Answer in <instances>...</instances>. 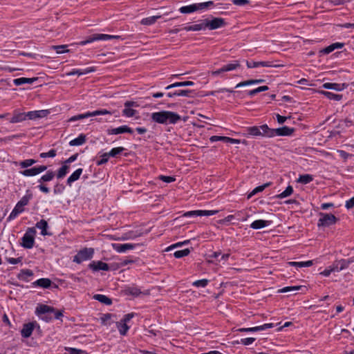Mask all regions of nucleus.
<instances>
[{"instance_id":"obj_26","label":"nucleus","mask_w":354,"mask_h":354,"mask_svg":"<svg viewBox=\"0 0 354 354\" xmlns=\"http://www.w3.org/2000/svg\"><path fill=\"white\" fill-rule=\"evenodd\" d=\"M37 161L35 159H26L20 162H14L13 164L15 166H19L21 169H27L28 167L32 166L35 163H36Z\"/></svg>"},{"instance_id":"obj_27","label":"nucleus","mask_w":354,"mask_h":354,"mask_svg":"<svg viewBox=\"0 0 354 354\" xmlns=\"http://www.w3.org/2000/svg\"><path fill=\"white\" fill-rule=\"evenodd\" d=\"M83 169L82 168H79L76 169L67 179V185L68 186H71L72 183L76 180H77L81 174H82Z\"/></svg>"},{"instance_id":"obj_40","label":"nucleus","mask_w":354,"mask_h":354,"mask_svg":"<svg viewBox=\"0 0 354 354\" xmlns=\"http://www.w3.org/2000/svg\"><path fill=\"white\" fill-rule=\"evenodd\" d=\"M271 185V183H267L262 185L258 186L254 188L250 194L248 195V199L251 198L256 194L263 191L266 187H269Z\"/></svg>"},{"instance_id":"obj_39","label":"nucleus","mask_w":354,"mask_h":354,"mask_svg":"<svg viewBox=\"0 0 354 354\" xmlns=\"http://www.w3.org/2000/svg\"><path fill=\"white\" fill-rule=\"evenodd\" d=\"M161 17L160 15L152 16L144 18L141 20L140 23L145 26H150L156 23L157 19Z\"/></svg>"},{"instance_id":"obj_25","label":"nucleus","mask_w":354,"mask_h":354,"mask_svg":"<svg viewBox=\"0 0 354 354\" xmlns=\"http://www.w3.org/2000/svg\"><path fill=\"white\" fill-rule=\"evenodd\" d=\"M343 46H344L343 43H339V42L334 43V44H332L331 45L322 49L319 51V53L329 54L330 53L333 52L334 50L337 49V48H342Z\"/></svg>"},{"instance_id":"obj_63","label":"nucleus","mask_w":354,"mask_h":354,"mask_svg":"<svg viewBox=\"0 0 354 354\" xmlns=\"http://www.w3.org/2000/svg\"><path fill=\"white\" fill-rule=\"evenodd\" d=\"M111 317L112 315L109 313L103 315V316L101 317L102 323L104 325L111 324V323L109 322V321L111 319Z\"/></svg>"},{"instance_id":"obj_3","label":"nucleus","mask_w":354,"mask_h":354,"mask_svg":"<svg viewBox=\"0 0 354 354\" xmlns=\"http://www.w3.org/2000/svg\"><path fill=\"white\" fill-rule=\"evenodd\" d=\"M35 234L36 230L35 227H28L21 238V246L27 249L32 248L35 244Z\"/></svg>"},{"instance_id":"obj_19","label":"nucleus","mask_w":354,"mask_h":354,"mask_svg":"<svg viewBox=\"0 0 354 354\" xmlns=\"http://www.w3.org/2000/svg\"><path fill=\"white\" fill-rule=\"evenodd\" d=\"M183 29L186 31H200L202 30H205L206 26L205 23V19L199 21L198 24L190 26H186Z\"/></svg>"},{"instance_id":"obj_5","label":"nucleus","mask_w":354,"mask_h":354,"mask_svg":"<svg viewBox=\"0 0 354 354\" xmlns=\"http://www.w3.org/2000/svg\"><path fill=\"white\" fill-rule=\"evenodd\" d=\"M106 114H111L110 111H107L106 109H102V110H96L92 112H86L85 113L79 114L77 115L72 116L68 120V122H75L77 120H83L85 118H88L89 117H93L96 115H106Z\"/></svg>"},{"instance_id":"obj_2","label":"nucleus","mask_w":354,"mask_h":354,"mask_svg":"<svg viewBox=\"0 0 354 354\" xmlns=\"http://www.w3.org/2000/svg\"><path fill=\"white\" fill-rule=\"evenodd\" d=\"M35 312L46 322H50L53 319H59L63 316L62 311L57 310L53 307L45 304H39L36 308Z\"/></svg>"},{"instance_id":"obj_23","label":"nucleus","mask_w":354,"mask_h":354,"mask_svg":"<svg viewBox=\"0 0 354 354\" xmlns=\"http://www.w3.org/2000/svg\"><path fill=\"white\" fill-rule=\"evenodd\" d=\"M27 118V113H19L15 111L13 113V116L11 118L10 122L11 123H18L26 120Z\"/></svg>"},{"instance_id":"obj_45","label":"nucleus","mask_w":354,"mask_h":354,"mask_svg":"<svg viewBox=\"0 0 354 354\" xmlns=\"http://www.w3.org/2000/svg\"><path fill=\"white\" fill-rule=\"evenodd\" d=\"M32 194L30 191L26 192V194L24 196L21 200L17 203L22 207H24L28 205L29 201L32 198Z\"/></svg>"},{"instance_id":"obj_12","label":"nucleus","mask_w":354,"mask_h":354,"mask_svg":"<svg viewBox=\"0 0 354 354\" xmlns=\"http://www.w3.org/2000/svg\"><path fill=\"white\" fill-rule=\"evenodd\" d=\"M351 261L346 259H340L333 262L330 266L333 272H339L348 267Z\"/></svg>"},{"instance_id":"obj_55","label":"nucleus","mask_w":354,"mask_h":354,"mask_svg":"<svg viewBox=\"0 0 354 354\" xmlns=\"http://www.w3.org/2000/svg\"><path fill=\"white\" fill-rule=\"evenodd\" d=\"M51 48L55 50L58 54H62L69 51V50L66 49L67 48V46L66 45L52 46Z\"/></svg>"},{"instance_id":"obj_35","label":"nucleus","mask_w":354,"mask_h":354,"mask_svg":"<svg viewBox=\"0 0 354 354\" xmlns=\"http://www.w3.org/2000/svg\"><path fill=\"white\" fill-rule=\"evenodd\" d=\"M248 68H257L259 66L270 67L272 65L268 62H246Z\"/></svg>"},{"instance_id":"obj_50","label":"nucleus","mask_w":354,"mask_h":354,"mask_svg":"<svg viewBox=\"0 0 354 354\" xmlns=\"http://www.w3.org/2000/svg\"><path fill=\"white\" fill-rule=\"evenodd\" d=\"M179 10L181 13H184V14L195 12V11H196V4L194 3L192 5L183 6L180 8Z\"/></svg>"},{"instance_id":"obj_64","label":"nucleus","mask_w":354,"mask_h":354,"mask_svg":"<svg viewBox=\"0 0 354 354\" xmlns=\"http://www.w3.org/2000/svg\"><path fill=\"white\" fill-rule=\"evenodd\" d=\"M313 261L297 262L296 267H297V268L310 267V266H313Z\"/></svg>"},{"instance_id":"obj_56","label":"nucleus","mask_w":354,"mask_h":354,"mask_svg":"<svg viewBox=\"0 0 354 354\" xmlns=\"http://www.w3.org/2000/svg\"><path fill=\"white\" fill-rule=\"evenodd\" d=\"M124 150V147H119L112 149L108 153L110 157H115Z\"/></svg>"},{"instance_id":"obj_62","label":"nucleus","mask_w":354,"mask_h":354,"mask_svg":"<svg viewBox=\"0 0 354 354\" xmlns=\"http://www.w3.org/2000/svg\"><path fill=\"white\" fill-rule=\"evenodd\" d=\"M109 157L110 156L108 153H104L101 156V159L97 162V165H101L105 164L106 162H108Z\"/></svg>"},{"instance_id":"obj_58","label":"nucleus","mask_w":354,"mask_h":354,"mask_svg":"<svg viewBox=\"0 0 354 354\" xmlns=\"http://www.w3.org/2000/svg\"><path fill=\"white\" fill-rule=\"evenodd\" d=\"M228 138L229 137L225 136H211L209 138V140L211 142H216V141H223L225 142H228Z\"/></svg>"},{"instance_id":"obj_1","label":"nucleus","mask_w":354,"mask_h":354,"mask_svg":"<svg viewBox=\"0 0 354 354\" xmlns=\"http://www.w3.org/2000/svg\"><path fill=\"white\" fill-rule=\"evenodd\" d=\"M151 120L158 124H176L180 120V116L174 112L162 111L151 113Z\"/></svg>"},{"instance_id":"obj_6","label":"nucleus","mask_w":354,"mask_h":354,"mask_svg":"<svg viewBox=\"0 0 354 354\" xmlns=\"http://www.w3.org/2000/svg\"><path fill=\"white\" fill-rule=\"evenodd\" d=\"M93 254L94 250L93 248H85L77 252L73 258V261L77 263H81L83 261L91 259Z\"/></svg>"},{"instance_id":"obj_52","label":"nucleus","mask_w":354,"mask_h":354,"mask_svg":"<svg viewBox=\"0 0 354 354\" xmlns=\"http://www.w3.org/2000/svg\"><path fill=\"white\" fill-rule=\"evenodd\" d=\"M32 275L33 272L32 270L28 269L21 270L18 275V278L23 280H26L28 277H31Z\"/></svg>"},{"instance_id":"obj_44","label":"nucleus","mask_w":354,"mask_h":354,"mask_svg":"<svg viewBox=\"0 0 354 354\" xmlns=\"http://www.w3.org/2000/svg\"><path fill=\"white\" fill-rule=\"evenodd\" d=\"M116 326L120 332V334L122 335H125L129 329V326L126 323H123L120 321L116 323Z\"/></svg>"},{"instance_id":"obj_28","label":"nucleus","mask_w":354,"mask_h":354,"mask_svg":"<svg viewBox=\"0 0 354 354\" xmlns=\"http://www.w3.org/2000/svg\"><path fill=\"white\" fill-rule=\"evenodd\" d=\"M261 136L272 138L274 137V129H270L267 124L260 126Z\"/></svg>"},{"instance_id":"obj_11","label":"nucleus","mask_w":354,"mask_h":354,"mask_svg":"<svg viewBox=\"0 0 354 354\" xmlns=\"http://www.w3.org/2000/svg\"><path fill=\"white\" fill-rule=\"evenodd\" d=\"M112 37L110 35L106 34H94L93 35L89 36L86 40L82 41L80 42V45H86L87 44L93 42L97 40H109L111 39Z\"/></svg>"},{"instance_id":"obj_18","label":"nucleus","mask_w":354,"mask_h":354,"mask_svg":"<svg viewBox=\"0 0 354 354\" xmlns=\"http://www.w3.org/2000/svg\"><path fill=\"white\" fill-rule=\"evenodd\" d=\"M49 111L48 110L32 111L27 113L28 118L30 120H35L37 118H42L46 117Z\"/></svg>"},{"instance_id":"obj_16","label":"nucleus","mask_w":354,"mask_h":354,"mask_svg":"<svg viewBox=\"0 0 354 354\" xmlns=\"http://www.w3.org/2000/svg\"><path fill=\"white\" fill-rule=\"evenodd\" d=\"M88 267L93 271H99V270H109V266L107 263H104L101 261H92L89 265Z\"/></svg>"},{"instance_id":"obj_38","label":"nucleus","mask_w":354,"mask_h":354,"mask_svg":"<svg viewBox=\"0 0 354 354\" xmlns=\"http://www.w3.org/2000/svg\"><path fill=\"white\" fill-rule=\"evenodd\" d=\"M194 84V82L192 81H185V82H178L171 84L165 87L166 90H169L173 88L180 87V86H193Z\"/></svg>"},{"instance_id":"obj_13","label":"nucleus","mask_w":354,"mask_h":354,"mask_svg":"<svg viewBox=\"0 0 354 354\" xmlns=\"http://www.w3.org/2000/svg\"><path fill=\"white\" fill-rule=\"evenodd\" d=\"M137 106L138 105L135 102L127 101L124 103V109L122 111V114L129 118L133 117L136 114V111L133 109L131 107Z\"/></svg>"},{"instance_id":"obj_4","label":"nucleus","mask_w":354,"mask_h":354,"mask_svg":"<svg viewBox=\"0 0 354 354\" xmlns=\"http://www.w3.org/2000/svg\"><path fill=\"white\" fill-rule=\"evenodd\" d=\"M317 226L319 227H326L333 225L338 221L337 218L331 214L320 212Z\"/></svg>"},{"instance_id":"obj_57","label":"nucleus","mask_w":354,"mask_h":354,"mask_svg":"<svg viewBox=\"0 0 354 354\" xmlns=\"http://www.w3.org/2000/svg\"><path fill=\"white\" fill-rule=\"evenodd\" d=\"M56 150L50 149L48 152H43L39 154L41 158H53L56 156Z\"/></svg>"},{"instance_id":"obj_37","label":"nucleus","mask_w":354,"mask_h":354,"mask_svg":"<svg viewBox=\"0 0 354 354\" xmlns=\"http://www.w3.org/2000/svg\"><path fill=\"white\" fill-rule=\"evenodd\" d=\"M86 142V136L84 134H80L77 138L71 140L69 142L70 146H80Z\"/></svg>"},{"instance_id":"obj_33","label":"nucleus","mask_w":354,"mask_h":354,"mask_svg":"<svg viewBox=\"0 0 354 354\" xmlns=\"http://www.w3.org/2000/svg\"><path fill=\"white\" fill-rule=\"evenodd\" d=\"M24 211V207L20 205L19 203H17L11 213L8 216L9 220H12L15 218L20 213Z\"/></svg>"},{"instance_id":"obj_7","label":"nucleus","mask_w":354,"mask_h":354,"mask_svg":"<svg viewBox=\"0 0 354 354\" xmlns=\"http://www.w3.org/2000/svg\"><path fill=\"white\" fill-rule=\"evenodd\" d=\"M206 29L215 30L225 25V19L220 17L213 18L212 20L208 19H205Z\"/></svg>"},{"instance_id":"obj_59","label":"nucleus","mask_w":354,"mask_h":354,"mask_svg":"<svg viewBox=\"0 0 354 354\" xmlns=\"http://www.w3.org/2000/svg\"><path fill=\"white\" fill-rule=\"evenodd\" d=\"M209 281L207 279H200L194 281L193 286L195 287H205L208 284Z\"/></svg>"},{"instance_id":"obj_41","label":"nucleus","mask_w":354,"mask_h":354,"mask_svg":"<svg viewBox=\"0 0 354 354\" xmlns=\"http://www.w3.org/2000/svg\"><path fill=\"white\" fill-rule=\"evenodd\" d=\"M93 298L95 300H97L102 304H104L106 305H111L112 304L111 299L104 295L97 294L93 296Z\"/></svg>"},{"instance_id":"obj_47","label":"nucleus","mask_w":354,"mask_h":354,"mask_svg":"<svg viewBox=\"0 0 354 354\" xmlns=\"http://www.w3.org/2000/svg\"><path fill=\"white\" fill-rule=\"evenodd\" d=\"M260 127L253 126L247 128V132L249 135L253 136H261Z\"/></svg>"},{"instance_id":"obj_43","label":"nucleus","mask_w":354,"mask_h":354,"mask_svg":"<svg viewBox=\"0 0 354 354\" xmlns=\"http://www.w3.org/2000/svg\"><path fill=\"white\" fill-rule=\"evenodd\" d=\"M263 82H264V80H262V79L250 80L241 82L237 84L236 86V88H239V87L245 86H249V85H252V84H259V83H262Z\"/></svg>"},{"instance_id":"obj_46","label":"nucleus","mask_w":354,"mask_h":354,"mask_svg":"<svg viewBox=\"0 0 354 354\" xmlns=\"http://www.w3.org/2000/svg\"><path fill=\"white\" fill-rule=\"evenodd\" d=\"M69 169V166L68 165H66L65 163L59 169L57 174V178H63L66 174L68 173Z\"/></svg>"},{"instance_id":"obj_49","label":"nucleus","mask_w":354,"mask_h":354,"mask_svg":"<svg viewBox=\"0 0 354 354\" xmlns=\"http://www.w3.org/2000/svg\"><path fill=\"white\" fill-rule=\"evenodd\" d=\"M127 295H131L135 297H138L141 294L140 290L138 287L132 286L129 287L125 290Z\"/></svg>"},{"instance_id":"obj_42","label":"nucleus","mask_w":354,"mask_h":354,"mask_svg":"<svg viewBox=\"0 0 354 354\" xmlns=\"http://www.w3.org/2000/svg\"><path fill=\"white\" fill-rule=\"evenodd\" d=\"M51 281L47 278H41L37 280L34 284L44 288H49L51 285Z\"/></svg>"},{"instance_id":"obj_10","label":"nucleus","mask_w":354,"mask_h":354,"mask_svg":"<svg viewBox=\"0 0 354 354\" xmlns=\"http://www.w3.org/2000/svg\"><path fill=\"white\" fill-rule=\"evenodd\" d=\"M239 66H240L239 62L234 61L233 62L224 65L223 67H221V68H219L215 71H213L212 75L214 76L219 75L224 72H227V71H231L235 70L237 68H239Z\"/></svg>"},{"instance_id":"obj_8","label":"nucleus","mask_w":354,"mask_h":354,"mask_svg":"<svg viewBox=\"0 0 354 354\" xmlns=\"http://www.w3.org/2000/svg\"><path fill=\"white\" fill-rule=\"evenodd\" d=\"M47 169V167L45 165H40L38 167H34L30 169H26L23 171H20L19 174L23 175L24 176H37L41 172L46 171Z\"/></svg>"},{"instance_id":"obj_22","label":"nucleus","mask_w":354,"mask_h":354,"mask_svg":"<svg viewBox=\"0 0 354 354\" xmlns=\"http://www.w3.org/2000/svg\"><path fill=\"white\" fill-rule=\"evenodd\" d=\"M294 131V129L286 126L281 128L274 129V136H290Z\"/></svg>"},{"instance_id":"obj_36","label":"nucleus","mask_w":354,"mask_h":354,"mask_svg":"<svg viewBox=\"0 0 354 354\" xmlns=\"http://www.w3.org/2000/svg\"><path fill=\"white\" fill-rule=\"evenodd\" d=\"M55 176V174L52 170H48L45 174L38 180V183H45L51 181Z\"/></svg>"},{"instance_id":"obj_17","label":"nucleus","mask_w":354,"mask_h":354,"mask_svg":"<svg viewBox=\"0 0 354 354\" xmlns=\"http://www.w3.org/2000/svg\"><path fill=\"white\" fill-rule=\"evenodd\" d=\"M274 327L273 324H265L261 326L251 327V328H242L239 329L241 332H257L266 330Z\"/></svg>"},{"instance_id":"obj_51","label":"nucleus","mask_w":354,"mask_h":354,"mask_svg":"<svg viewBox=\"0 0 354 354\" xmlns=\"http://www.w3.org/2000/svg\"><path fill=\"white\" fill-rule=\"evenodd\" d=\"M195 4H196V11H197V10L208 9L209 7H211L214 5V2L212 1H207V2L195 3Z\"/></svg>"},{"instance_id":"obj_54","label":"nucleus","mask_w":354,"mask_h":354,"mask_svg":"<svg viewBox=\"0 0 354 354\" xmlns=\"http://www.w3.org/2000/svg\"><path fill=\"white\" fill-rule=\"evenodd\" d=\"M190 253V250L188 248L181 250H177L174 253V256L177 258L180 259L183 257L187 256Z\"/></svg>"},{"instance_id":"obj_9","label":"nucleus","mask_w":354,"mask_h":354,"mask_svg":"<svg viewBox=\"0 0 354 354\" xmlns=\"http://www.w3.org/2000/svg\"><path fill=\"white\" fill-rule=\"evenodd\" d=\"M218 210H194L184 213L183 216H209L216 214Z\"/></svg>"},{"instance_id":"obj_31","label":"nucleus","mask_w":354,"mask_h":354,"mask_svg":"<svg viewBox=\"0 0 354 354\" xmlns=\"http://www.w3.org/2000/svg\"><path fill=\"white\" fill-rule=\"evenodd\" d=\"M37 80V77L28 78V77H20L13 80L14 84L16 86H20L24 84H32Z\"/></svg>"},{"instance_id":"obj_60","label":"nucleus","mask_w":354,"mask_h":354,"mask_svg":"<svg viewBox=\"0 0 354 354\" xmlns=\"http://www.w3.org/2000/svg\"><path fill=\"white\" fill-rule=\"evenodd\" d=\"M301 288V286H286L280 290L281 292H288L290 291H295Z\"/></svg>"},{"instance_id":"obj_21","label":"nucleus","mask_w":354,"mask_h":354,"mask_svg":"<svg viewBox=\"0 0 354 354\" xmlns=\"http://www.w3.org/2000/svg\"><path fill=\"white\" fill-rule=\"evenodd\" d=\"M347 86H348V84H344H344H337V83L327 82V83H324L322 85V87L324 88L333 89V90H335V91H338L344 90V88H347Z\"/></svg>"},{"instance_id":"obj_32","label":"nucleus","mask_w":354,"mask_h":354,"mask_svg":"<svg viewBox=\"0 0 354 354\" xmlns=\"http://www.w3.org/2000/svg\"><path fill=\"white\" fill-rule=\"evenodd\" d=\"M36 227L41 230V234L43 236L50 234L47 232V228L48 227V225L46 221L41 219L40 221L36 223Z\"/></svg>"},{"instance_id":"obj_20","label":"nucleus","mask_w":354,"mask_h":354,"mask_svg":"<svg viewBox=\"0 0 354 354\" xmlns=\"http://www.w3.org/2000/svg\"><path fill=\"white\" fill-rule=\"evenodd\" d=\"M95 71L94 67H88L84 69H73L71 71L66 73L67 76H72L77 75L79 76L88 74Z\"/></svg>"},{"instance_id":"obj_30","label":"nucleus","mask_w":354,"mask_h":354,"mask_svg":"<svg viewBox=\"0 0 354 354\" xmlns=\"http://www.w3.org/2000/svg\"><path fill=\"white\" fill-rule=\"evenodd\" d=\"M192 93H193V91L191 90H178L174 92H169L167 94V95L169 97H174L175 96L189 97Z\"/></svg>"},{"instance_id":"obj_53","label":"nucleus","mask_w":354,"mask_h":354,"mask_svg":"<svg viewBox=\"0 0 354 354\" xmlns=\"http://www.w3.org/2000/svg\"><path fill=\"white\" fill-rule=\"evenodd\" d=\"M292 192H293V188L292 186L289 185L286 187V189L283 192H281V194L277 195V197L278 198H286V197L291 195L292 194Z\"/></svg>"},{"instance_id":"obj_15","label":"nucleus","mask_w":354,"mask_h":354,"mask_svg":"<svg viewBox=\"0 0 354 354\" xmlns=\"http://www.w3.org/2000/svg\"><path fill=\"white\" fill-rule=\"evenodd\" d=\"M107 133L109 135H116V134L124 133H132L133 130L129 127H128L127 125H123V126H120L117 128L108 129Z\"/></svg>"},{"instance_id":"obj_24","label":"nucleus","mask_w":354,"mask_h":354,"mask_svg":"<svg viewBox=\"0 0 354 354\" xmlns=\"http://www.w3.org/2000/svg\"><path fill=\"white\" fill-rule=\"evenodd\" d=\"M271 224L270 221L256 220L250 224V227L254 230H259L268 226Z\"/></svg>"},{"instance_id":"obj_34","label":"nucleus","mask_w":354,"mask_h":354,"mask_svg":"<svg viewBox=\"0 0 354 354\" xmlns=\"http://www.w3.org/2000/svg\"><path fill=\"white\" fill-rule=\"evenodd\" d=\"M321 94L326 96L328 99L335 101H339L342 99V95L339 94L333 93L329 91H321Z\"/></svg>"},{"instance_id":"obj_14","label":"nucleus","mask_w":354,"mask_h":354,"mask_svg":"<svg viewBox=\"0 0 354 354\" xmlns=\"http://www.w3.org/2000/svg\"><path fill=\"white\" fill-rule=\"evenodd\" d=\"M112 248L118 252H125L129 250H133L136 245L133 243H113Z\"/></svg>"},{"instance_id":"obj_29","label":"nucleus","mask_w":354,"mask_h":354,"mask_svg":"<svg viewBox=\"0 0 354 354\" xmlns=\"http://www.w3.org/2000/svg\"><path fill=\"white\" fill-rule=\"evenodd\" d=\"M33 329L34 326L32 323L25 324L21 331V336L26 338L29 337L32 335Z\"/></svg>"},{"instance_id":"obj_48","label":"nucleus","mask_w":354,"mask_h":354,"mask_svg":"<svg viewBox=\"0 0 354 354\" xmlns=\"http://www.w3.org/2000/svg\"><path fill=\"white\" fill-rule=\"evenodd\" d=\"M313 180V177L310 174H304L299 176L297 182L302 184H308Z\"/></svg>"},{"instance_id":"obj_61","label":"nucleus","mask_w":354,"mask_h":354,"mask_svg":"<svg viewBox=\"0 0 354 354\" xmlns=\"http://www.w3.org/2000/svg\"><path fill=\"white\" fill-rule=\"evenodd\" d=\"M21 137L20 134H16V135H12L7 137H5L3 138H0V142H7L13 140L14 139L19 138Z\"/></svg>"}]
</instances>
